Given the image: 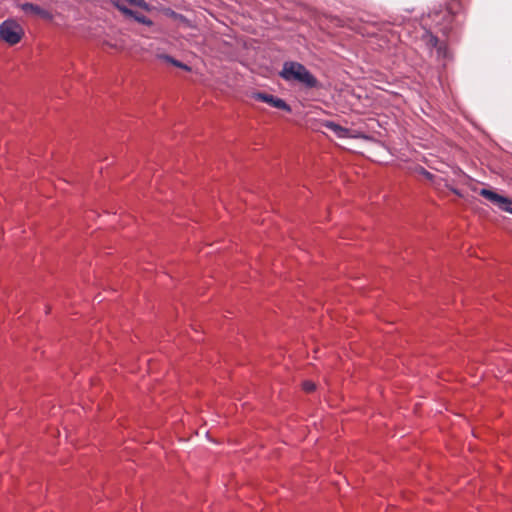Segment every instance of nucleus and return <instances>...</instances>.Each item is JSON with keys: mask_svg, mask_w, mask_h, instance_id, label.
I'll return each instance as SVG.
<instances>
[{"mask_svg": "<svg viewBox=\"0 0 512 512\" xmlns=\"http://www.w3.org/2000/svg\"><path fill=\"white\" fill-rule=\"evenodd\" d=\"M134 19L139 22V23H142V24H145V25H148V26H151L153 23L150 19H148L147 17L143 16V15H138V14H135L134 16Z\"/></svg>", "mask_w": 512, "mask_h": 512, "instance_id": "nucleus-11", "label": "nucleus"}, {"mask_svg": "<svg viewBox=\"0 0 512 512\" xmlns=\"http://www.w3.org/2000/svg\"><path fill=\"white\" fill-rule=\"evenodd\" d=\"M424 40H425V43L426 45L429 47V48H436L438 46V44L440 43L438 38L433 36L432 34L430 33H427L425 36H424Z\"/></svg>", "mask_w": 512, "mask_h": 512, "instance_id": "nucleus-10", "label": "nucleus"}, {"mask_svg": "<svg viewBox=\"0 0 512 512\" xmlns=\"http://www.w3.org/2000/svg\"><path fill=\"white\" fill-rule=\"evenodd\" d=\"M435 49L438 57H446V47L444 44L439 43Z\"/></svg>", "mask_w": 512, "mask_h": 512, "instance_id": "nucleus-12", "label": "nucleus"}, {"mask_svg": "<svg viewBox=\"0 0 512 512\" xmlns=\"http://www.w3.org/2000/svg\"><path fill=\"white\" fill-rule=\"evenodd\" d=\"M303 389L306 392H312L315 389V384L313 382H311V381H305L303 383Z\"/></svg>", "mask_w": 512, "mask_h": 512, "instance_id": "nucleus-13", "label": "nucleus"}, {"mask_svg": "<svg viewBox=\"0 0 512 512\" xmlns=\"http://www.w3.org/2000/svg\"><path fill=\"white\" fill-rule=\"evenodd\" d=\"M113 4H114V5H115V7H116L119 11H121L125 16L133 17V18H134V16H135V14H136V13H135L134 11H132L131 9H128L126 6H124V5L122 4V1H120V0H115V1H113Z\"/></svg>", "mask_w": 512, "mask_h": 512, "instance_id": "nucleus-9", "label": "nucleus"}, {"mask_svg": "<svg viewBox=\"0 0 512 512\" xmlns=\"http://www.w3.org/2000/svg\"><path fill=\"white\" fill-rule=\"evenodd\" d=\"M252 97L258 101L265 102L275 108L291 112L290 106L284 100L277 98L271 94L255 92L252 94Z\"/></svg>", "mask_w": 512, "mask_h": 512, "instance_id": "nucleus-4", "label": "nucleus"}, {"mask_svg": "<svg viewBox=\"0 0 512 512\" xmlns=\"http://www.w3.org/2000/svg\"><path fill=\"white\" fill-rule=\"evenodd\" d=\"M172 65L178 67V68H181V69H184L186 71H189L190 70V67H188L186 64L176 60V59H173V62L171 63Z\"/></svg>", "mask_w": 512, "mask_h": 512, "instance_id": "nucleus-15", "label": "nucleus"}, {"mask_svg": "<svg viewBox=\"0 0 512 512\" xmlns=\"http://www.w3.org/2000/svg\"><path fill=\"white\" fill-rule=\"evenodd\" d=\"M479 193L481 196H483L490 202L494 203L502 210L512 213V207H511L512 200L511 199L504 197L502 195H499L496 192L489 190V189H481Z\"/></svg>", "mask_w": 512, "mask_h": 512, "instance_id": "nucleus-3", "label": "nucleus"}, {"mask_svg": "<svg viewBox=\"0 0 512 512\" xmlns=\"http://www.w3.org/2000/svg\"><path fill=\"white\" fill-rule=\"evenodd\" d=\"M323 126L332 130L339 138L352 137L350 130H348L334 122L326 121L325 123H323Z\"/></svg>", "mask_w": 512, "mask_h": 512, "instance_id": "nucleus-6", "label": "nucleus"}, {"mask_svg": "<svg viewBox=\"0 0 512 512\" xmlns=\"http://www.w3.org/2000/svg\"><path fill=\"white\" fill-rule=\"evenodd\" d=\"M113 4H114V5H115V7H116L119 11H121L125 16L133 17V18H134V16H135V14H136V13H135L134 11H132L131 9H128L126 6H124V5L122 4V1H120V0H115V1H113Z\"/></svg>", "mask_w": 512, "mask_h": 512, "instance_id": "nucleus-8", "label": "nucleus"}, {"mask_svg": "<svg viewBox=\"0 0 512 512\" xmlns=\"http://www.w3.org/2000/svg\"><path fill=\"white\" fill-rule=\"evenodd\" d=\"M104 44L110 48H113V49H116L118 51H123L124 50V45L123 44H113V43H110V42H104Z\"/></svg>", "mask_w": 512, "mask_h": 512, "instance_id": "nucleus-16", "label": "nucleus"}, {"mask_svg": "<svg viewBox=\"0 0 512 512\" xmlns=\"http://www.w3.org/2000/svg\"><path fill=\"white\" fill-rule=\"evenodd\" d=\"M24 36V29L14 19H8L0 25V38L9 45L19 43Z\"/></svg>", "mask_w": 512, "mask_h": 512, "instance_id": "nucleus-2", "label": "nucleus"}, {"mask_svg": "<svg viewBox=\"0 0 512 512\" xmlns=\"http://www.w3.org/2000/svg\"><path fill=\"white\" fill-rule=\"evenodd\" d=\"M422 173H423V175H425L429 179L432 177V175L428 171H426V170H422Z\"/></svg>", "mask_w": 512, "mask_h": 512, "instance_id": "nucleus-17", "label": "nucleus"}, {"mask_svg": "<svg viewBox=\"0 0 512 512\" xmlns=\"http://www.w3.org/2000/svg\"><path fill=\"white\" fill-rule=\"evenodd\" d=\"M452 191H453V193H455L456 195H459V196H460V193H459V191H458V190L453 189Z\"/></svg>", "mask_w": 512, "mask_h": 512, "instance_id": "nucleus-18", "label": "nucleus"}, {"mask_svg": "<svg viewBox=\"0 0 512 512\" xmlns=\"http://www.w3.org/2000/svg\"><path fill=\"white\" fill-rule=\"evenodd\" d=\"M20 7L26 13H31L33 15L39 16V17H41L43 19H47V20L52 19V14L49 11H47L33 3H24Z\"/></svg>", "mask_w": 512, "mask_h": 512, "instance_id": "nucleus-5", "label": "nucleus"}, {"mask_svg": "<svg viewBox=\"0 0 512 512\" xmlns=\"http://www.w3.org/2000/svg\"><path fill=\"white\" fill-rule=\"evenodd\" d=\"M280 76L286 81H296L308 88L318 85L317 79L298 62H285Z\"/></svg>", "mask_w": 512, "mask_h": 512, "instance_id": "nucleus-1", "label": "nucleus"}, {"mask_svg": "<svg viewBox=\"0 0 512 512\" xmlns=\"http://www.w3.org/2000/svg\"><path fill=\"white\" fill-rule=\"evenodd\" d=\"M165 15L177 21L179 24L191 27V23L188 19H186L183 15L174 12L173 10L167 9L165 11Z\"/></svg>", "mask_w": 512, "mask_h": 512, "instance_id": "nucleus-7", "label": "nucleus"}, {"mask_svg": "<svg viewBox=\"0 0 512 512\" xmlns=\"http://www.w3.org/2000/svg\"><path fill=\"white\" fill-rule=\"evenodd\" d=\"M156 57L162 61H165L167 63H172L173 62V57L167 55V54H157Z\"/></svg>", "mask_w": 512, "mask_h": 512, "instance_id": "nucleus-14", "label": "nucleus"}]
</instances>
